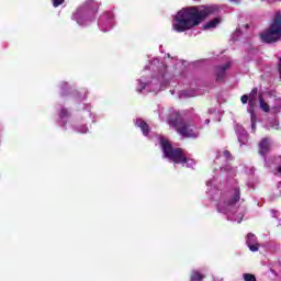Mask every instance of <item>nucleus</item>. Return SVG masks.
<instances>
[{"label": "nucleus", "instance_id": "4468645a", "mask_svg": "<svg viewBox=\"0 0 281 281\" xmlns=\"http://www.w3.org/2000/svg\"><path fill=\"white\" fill-rule=\"evenodd\" d=\"M231 64L227 63L224 66H220L216 68V76H217V80H223L224 76H225V71H227V69H229Z\"/></svg>", "mask_w": 281, "mask_h": 281}, {"label": "nucleus", "instance_id": "5701e85b", "mask_svg": "<svg viewBox=\"0 0 281 281\" xmlns=\"http://www.w3.org/2000/svg\"><path fill=\"white\" fill-rule=\"evenodd\" d=\"M240 36V30H236V32L233 34V41H236Z\"/></svg>", "mask_w": 281, "mask_h": 281}, {"label": "nucleus", "instance_id": "6e6552de", "mask_svg": "<svg viewBox=\"0 0 281 281\" xmlns=\"http://www.w3.org/2000/svg\"><path fill=\"white\" fill-rule=\"evenodd\" d=\"M258 98V89H252V91L249 93V95L244 94L241 97V102L244 104H247L249 102L250 109H248V113H250V120H251V128L255 132L256 131V114L254 113V106H256V100Z\"/></svg>", "mask_w": 281, "mask_h": 281}, {"label": "nucleus", "instance_id": "a878e982", "mask_svg": "<svg viewBox=\"0 0 281 281\" xmlns=\"http://www.w3.org/2000/svg\"><path fill=\"white\" fill-rule=\"evenodd\" d=\"M232 3H240V0H229Z\"/></svg>", "mask_w": 281, "mask_h": 281}, {"label": "nucleus", "instance_id": "c756f323", "mask_svg": "<svg viewBox=\"0 0 281 281\" xmlns=\"http://www.w3.org/2000/svg\"><path fill=\"white\" fill-rule=\"evenodd\" d=\"M205 123H206V124H210V120H206Z\"/></svg>", "mask_w": 281, "mask_h": 281}, {"label": "nucleus", "instance_id": "4be33fe9", "mask_svg": "<svg viewBox=\"0 0 281 281\" xmlns=\"http://www.w3.org/2000/svg\"><path fill=\"white\" fill-rule=\"evenodd\" d=\"M78 133H88L89 128L86 127V125L77 128Z\"/></svg>", "mask_w": 281, "mask_h": 281}, {"label": "nucleus", "instance_id": "cd10ccee", "mask_svg": "<svg viewBox=\"0 0 281 281\" xmlns=\"http://www.w3.org/2000/svg\"><path fill=\"white\" fill-rule=\"evenodd\" d=\"M214 281H223V279H218V278H217V279H214Z\"/></svg>", "mask_w": 281, "mask_h": 281}, {"label": "nucleus", "instance_id": "0eeeda50", "mask_svg": "<svg viewBox=\"0 0 281 281\" xmlns=\"http://www.w3.org/2000/svg\"><path fill=\"white\" fill-rule=\"evenodd\" d=\"M263 43H277L281 38V15L277 14L270 27L260 34Z\"/></svg>", "mask_w": 281, "mask_h": 281}, {"label": "nucleus", "instance_id": "f03ea898", "mask_svg": "<svg viewBox=\"0 0 281 281\" xmlns=\"http://www.w3.org/2000/svg\"><path fill=\"white\" fill-rule=\"evenodd\" d=\"M149 69L156 71V74L150 78L144 76L140 78L136 88L138 93H142L143 91H147L148 93H159V91L168 85L170 75L168 74L166 64L160 63L159 59L156 58L151 61Z\"/></svg>", "mask_w": 281, "mask_h": 281}, {"label": "nucleus", "instance_id": "20e7f679", "mask_svg": "<svg viewBox=\"0 0 281 281\" xmlns=\"http://www.w3.org/2000/svg\"><path fill=\"white\" fill-rule=\"evenodd\" d=\"M169 126L177 128V132L182 137H199V127L194 119L181 120V115L177 111L171 112V116L168 119Z\"/></svg>", "mask_w": 281, "mask_h": 281}, {"label": "nucleus", "instance_id": "f8f14e48", "mask_svg": "<svg viewBox=\"0 0 281 281\" xmlns=\"http://www.w3.org/2000/svg\"><path fill=\"white\" fill-rule=\"evenodd\" d=\"M67 122H69V112L66 109H61L59 112V124L63 128H67Z\"/></svg>", "mask_w": 281, "mask_h": 281}, {"label": "nucleus", "instance_id": "9d476101", "mask_svg": "<svg viewBox=\"0 0 281 281\" xmlns=\"http://www.w3.org/2000/svg\"><path fill=\"white\" fill-rule=\"evenodd\" d=\"M246 245L250 251H258V249H260L258 238L251 233H249L246 237Z\"/></svg>", "mask_w": 281, "mask_h": 281}, {"label": "nucleus", "instance_id": "412c9836", "mask_svg": "<svg viewBox=\"0 0 281 281\" xmlns=\"http://www.w3.org/2000/svg\"><path fill=\"white\" fill-rule=\"evenodd\" d=\"M65 3V0H53L54 8H58V5H63Z\"/></svg>", "mask_w": 281, "mask_h": 281}, {"label": "nucleus", "instance_id": "dca6fc26", "mask_svg": "<svg viewBox=\"0 0 281 281\" xmlns=\"http://www.w3.org/2000/svg\"><path fill=\"white\" fill-rule=\"evenodd\" d=\"M259 106L261 111H263V113H269L270 111L269 103H267V101H265L262 97H259Z\"/></svg>", "mask_w": 281, "mask_h": 281}, {"label": "nucleus", "instance_id": "39448f33", "mask_svg": "<svg viewBox=\"0 0 281 281\" xmlns=\"http://www.w3.org/2000/svg\"><path fill=\"white\" fill-rule=\"evenodd\" d=\"M160 146H161L164 156L167 159L172 160L173 164H181L182 166H186V168H194V166L196 165L194 159H190L186 157V154H183V149L172 148V145H170V142H168L164 137H160Z\"/></svg>", "mask_w": 281, "mask_h": 281}, {"label": "nucleus", "instance_id": "f257e3e1", "mask_svg": "<svg viewBox=\"0 0 281 281\" xmlns=\"http://www.w3.org/2000/svg\"><path fill=\"white\" fill-rule=\"evenodd\" d=\"M215 12H218L216 5H200L184 8L180 10L172 22V27L176 32H186L201 25V22L207 16H212Z\"/></svg>", "mask_w": 281, "mask_h": 281}, {"label": "nucleus", "instance_id": "423d86ee", "mask_svg": "<svg viewBox=\"0 0 281 281\" xmlns=\"http://www.w3.org/2000/svg\"><path fill=\"white\" fill-rule=\"evenodd\" d=\"M98 8L93 0H87L81 7L77 9V12L72 14V21H76L78 25H89L91 21L95 20Z\"/></svg>", "mask_w": 281, "mask_h": 281}, {"label": "nucleus", "instance_id": "aec40b11", "mask_svg": "<svg viewBox=\"0 0 281 281\" xmlns=\"http://www.w3.org/2000/svg\"><path fill=\"white\" fill-rule=\"evenodd\" d=\"M245 281H256V277L254 274L246 273L244 274Z\"/></svg>", "mask_w": 281, "mask_h": 281}, {"label": "nucleus", "instance_id": "1a4fd4ad", "mask_svg": "<svg viewBox=\"0 0 281 281\" xmlns=\"http://www.w3.org/2000/svg\"><path fill=\"white\" fill-rule=\"evenodd\" d=\"M99 25L102 32H109L114 25L113 13L103 14L100 19Z\"/></svg>", "mask_w": 281, "mask_h": 281}, {"label": "nucleus", "instance_id": "ddd939ff", "mask_svg": "<svg viewBox=\"0 0 281 281\" xmlns=\"http://www.w3.org/2000/svg\"><path fill=\"white\" fill-rule=\"evenodd\" d=\"M269 148H271V143L268 140V138H263L259 143V153H260V155H267V153H269Z\"/></svg>", "mask_w": 281, "mask_h": 281}, {"label": "nucleus", "instance_id": "b1692460", "mask_svg": "<svg viewBox=\"0 0 281 281\" xmlns=\"http://www.w3.org/2000/svg\"><path fill=\"white\" fill-rule=\"evenodd\" d=\"M278 126H280V123H278V121H273V124L271 125V128L278 130Z\"/></svg>", "mask_w": 281, "mask_h": 281}, {"label": "nucleus", "instance_id": "7c9ffc66", "mask_svg": "<svg viewBox=\"0 0 281 281\" xmlns=\"http://www.w3.org/2000/svg\"><path fill=\"white\" fill-rule=\"evenodd\" d=\"M211 183H212V182L207 181V182H206V186H210Z\"/></svg>", "mask_w": 281, "mask_h": 281}, {"label": "nucleus", "instance_id": "f3484780", "mask_svg": "<svg viewBox=\"0 0 281 281\" xmlns=\"http://www.w3.org/2000/svg\"><path fill=\"white\" fill-rule=\"evenodd\" d=\"M203 278H205V276L201 274L196 270L192 271L191 273V281H203Z\"/></svg>", "mask_w": 281, "mask_h": 281}, {"label": "nucleus", "instance_id": "2eb2a0df", "mask_svg": "<svg viewBox=\"0 0 281 281\" xmlns=\"http://www.w3.org/2000/svg\"><path fill=\"white\" fill-rule=\"evenodd\" d=\"M221 23V19L215 18L204 25V30H214Z\"/></svg>", "mask_w": 281, "mask_h": 281}, {"label": "nucleus", "instance_id": "bb28decb", "mask_svg": "<svg viewBox=\"0 0 281 281\" xmlns=\"http://www.w3.org/2000/svg\"><path fill=\"white\" fill-rule=\"evenodd\" d=\"M277 172L281 175V167H278Z\"/></svg>", "mask_w": 281, "mask_h": 281}, {"label": "nucleus", "instance_id": "c85d7f7f", "mask_svg": "<svg viewBox=\"0 0 281 281\" xmlns=\"http://www.w3.org/2000/svg\"><path fill=\"white\" fill-rule=\"evenodd\" d=\"M159 117H160V120H164V116L161 114H159Z\"/></svg>", "mask_w": 281, "mask_h": 281}, {"label": "nucleus", "instance_id": "6ab92c4d", "mask_svg": "<svg viewBox=\"0 0 281 281\" xmlns=\"http://www.w3.org/2000/svg\"><path fill=\"white\" fill-rule=\"evenodd\" d=\"M218 157H224V159H232V154L227 149L218 151Z\"/></svg>", "mask_w": 281, "mask_h": 281}, {"label": "nucleus", "instance_id": "9b49d317", "mask_svg": "<svg viewBox=\"0 0 281 281\" xmlns=\"http://www.w3.org/2000/svg\"><path fill=\"white\" fill-rule=\"evenodd\" d=\"M135 126H137L138 128H140L143 135L148 136V134L150 133V127H148V123L142 119H137L135 121Z\"/></svg>", "mask_w": 281, "mask_h": 281}, {"label": "nucleus", "instance_id": "7ed1b4c3", "mask_svg": "<svg viewBox=\"0 0 281 281\" xmlns=\"http://www.w3.org/2000/svg\"><path fill=\"white\" fill-rule=\"evenodd\" d=\"M240 201V190L234 189L233 198L231 201H225V198H221L215 204L217 212L221 214H226L228 221H235L236 223H241L245 216L244 207H236V203Z\"/></svg>", "mask_w": 281, "mask_h": 281}, {"label": "nucleus", "instance_id": "393cba45", "mask_svg": "<svg viewBox=\"0 0 281 281\" xmlns=\"http://www.w3.org/2000/svg\"><path fill=\"white\" fill-rule=\"evenodd\" d=\"M61 89H67V82L61 83Z\"/></svg>", "mask_w": 281, "mask_h": 281}, {"label": "nucleus", "instance_id": "a211bd4d", "mask_svg": "<svg viewBox=\"0 0 281 281\" xmlns=\"http://www.w3.org/2000/svg\"><path fill=\"white\" fill-rule=\"evenodd\" d=\"M237 135L240 144H245V142H247V132H245V130L240 128L239 132H237Z\"/></svg>", "mask_w": 281, "mask_h": 281}]
</instances>
